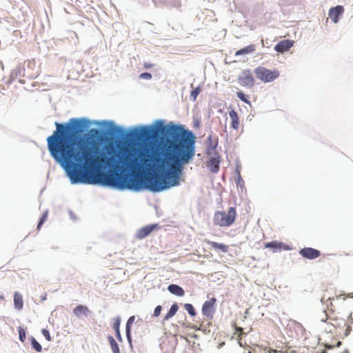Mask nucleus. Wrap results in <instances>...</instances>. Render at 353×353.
<instances>
[{"label":"nucleus","instance_id":"20","mask_svg":"<svg viewBox=\"0 0 353 353\" xmlns=\"http://www.w3.org/2000/svg\"><path fill=\"white\" fill-rule=\"evenodd\" d=\"M255 50H256L255 46L252 44V45L248 46L241 50H237L235 52V56H240V55L245 54L252 53V52H254L255 51Z\"/></svg>","mask_w":353,"mask_h":353},{"label":"nucleus","instance_id":"28","mask_svg":"<svg viewBox=\"0 0 353 353\" xmlns=\"http://www.w3.org/2000/svg\"><path fill=\"white\" fill-rule=\"evenodd\" d=\"M47 218H48V212H46L43 214V216H41V219H40V221H39V223H38V225H37V228H38V230H39V229L41 228V225H42L43 224V223L46 221Z\"/></svg>","mask_w":353,"mask_h":353},{"label":"nucleus","instance_id":"26","mask_svg":"<svg viewBox=\"0 0 353 353\" xmlns=\"http://www.w3.org/2000/svg\"><path fill=\"white\" fill-rule=\"evenodd\" d=\"M31 343H32V347L38 352H41L42 350V347L41 345H40V343L39 342L37 341V340L34 339V338H32V341H31Z\"/></svg>","mask_w":353,"mask_h":353},{"label":"nucleus","instance_id":"31","mask_svg":"<svg viewBox=\"0 0 353 353\" xmlns=\"http://www.w3.org/2000/svg\"><path fill=\"white\" fill-rule=\"evenodd\" d=\"M139 77L140 79L149 80L152 79V74L149 72H143L141 73Z\"/></svg>","mask_w":353,"mask_h":353},{"label":"nucleus","instance_id":"13","mask_svg":"<svg viewBox=\"0 0 353 353\" xmlns=\"http://www.w3.org/2000/svg\"><path fill=\"white\" fill-rule=\"evenodd\" d=\"M229 117L231 119V127L236 130H238L240 127V119L238 113L232 109L228 112Z\"/></svg>","mask_w":353,"mask_h":353},{"label":"nucleus","instance_id":"23","mask_svg":"<svg viewBox=\"0 0 353 353\" xmlns=\"http://www.w3.org/2000/svg\"><path fill=\"white\" fill-rule=\"evenodd\" d=\"M134 320H135L134 316H132L128 319L127 323H126V336H127L128 340L129 341H131L130 325H131V324H132L134 323Z\"/></svg>","mask_w":353,"mask_h":353},{"label":"nucleus","instance_id":"17","mask_svg":"<svg viewBox=\"0 0 353 353\" xmlns=\"http://www.w3.org/2000/svg\"><path fill=\"white\" fill-rule=\"evenodd\" d=\"M113 321H114V322H113V325H112V328L115 331L116 337L120 342H121L122 337H121L120 330H119V327H120V324H121V319H120V317L117 316V317L114 318L113 319Z\"/></svg>","mask_w":353,"mask_h":353},{"label":"nucleus","instance_id":"29","mask_svg":"<svg viewBox=\"0 0 353 353\" xmlns=\"http://www.w3.org/2000/svg\"><path fill=\"white\" fill-rule=\"evenodd\" d=\"M201 90L199 88H196V89H194V90H192L190 93V97L194 100L195 101L196 99V97L198 96V94H199Z\"/></svg>","mask_w":353,"mask_h":353},{"label":"nucleus","instance_id":"4","mask_svg":"<svg viewBox=\"0 0 353 353\" xmlns=\"http://www.w3.org/2000/svg\"><path fill=\"white\" fill-rule=\"evenodd\" d=\"M254 72L258 79L265 83L272 82L279 77L276 69L271 70L263 66L256 68Z\"/></svg>","mask_w":353,"mask_h":353},{"label":"nucleus","instance_id":"25","mask_svg":"<svg viewBox=\"0 0 353 353\" xmlns=\"http://www.w3.org/2000/svg\"><path fill=\"white\" fill-rule=\"evenodd\" d=\"M18 332H19V336L20 341L21 342H24L26 339V332L25 329L20 326L18 328Z\"/></svg>","mask_w":353,"mask_h":353},{"label":"nucleus","instance_id":"3","mask_svg":"<svg viewBox=\"0 0 353 353\" xmlns=\"http://www.w3.org/2000/svg\"><path fill=\"white\" fill-rule=\"evenodd\" d=\"M236 211L235 208L230 207L228 211H216L214 213L213 221L216 225L227 228L232 225L236 220Z\"/></svg>","mask_w":353,"mask_h":353},{"label":"nucleus","instance_id":"33","mask_svg":"<svg viewBox=\"0 0 353 353\" xmlns=\"http://www.w3.org/2000/svg\"><path fill=\"white\" fill-rule=\"evenodd\" d=\"M143 66L145 68L149 69V68H152L154 66V65L150 63H144Z\"/></svg>","mask_w":353,"mask_h":353},{"label":"nucleus","instance_id":"30","mask_svg":"<svg viewBox=\"0 0 353 353\" xmlns=\"http://www.w3.org/2000/svg\"><path fill=\"white\" fill-rule=\"evenodd\" d=\"M41 333L43 334V335L45 336V338L46 339V340L48 341H51L50 334V332L48 330L42 329Z\"/></svg>","mask_w":353,"mask_h":353},{"label":"nucleus","instance_id":"8","mask_svg":"<svg viewBox=\"0 0 353 353\" xmlns=\"http://www.w3.org/2000/svg\"><path fill=\"white\" fill-rule=\"evenodd\" d=\"M299 254L305 259H315L320 256L321 252L319 250L312 248H304L299 251Z\"/></svg>","mask_w":353,"mask_h":353},{"label":"nucleus","instance_id":"9","mask_svg":"<svg viewBox=\"0 0 353 353\" xmlns=\"http://www.w3.org/2000/svg\"><path fill=\"white\" fill-rule=\"evenodd\" d=\"M344 12V8L342 6L332 7L328 12L329 17L334 23L339 21L340 16Z\"/></svg>","mask_w":353,"mask_h":353},{"label":"nucleus","instance_id":"32","mask_svg":"<svg viewBox=\"0 0 353 353\" xmlns=\"http://www.w3.org/2000/svg\"><path fill=\"white\" fill-rule=\"evenodd\" d=\"M161 310H162V307L161 305H157L154 310L153 315L154 316H159L161 314Z\"/></svg>","mask_w":353,"mask_h":353},{"label":"nucleus","instance_id":"6","mask_svg":"<svg viewBox=\"0 0 353 353\" xmlns=\"http://www.w3.org/2000/svg\"><path fill=\"white\" fill-rule=\"evenodd\" d=\"M155 134V130L152 127L144 126L140 130L135 132L133 137L139 140H150L154 137Z\"/></svg>","mask_w":353,"mask_h":353},{"label":"nucleus","instance_id":"35","mask_svg":"<svg viewBox=\"0 0 353 353\" xmlns=\"http://www.w3.org/2000/svg\"><path fill=\"white\" fill-rule=\"evenodd\" d=\"M236 330L241 333L243 332V328L236 327Z\"/></svg>","mask_w":353,"mask_h":353},{"label":"nucleus","instance_id":"34","mask_svg":"<svg viewBox=\"0 0 353 353\" xmlns=\"http://www.w3.org/2000/svg\"><path fill=\"white\" fill-rule=\"evenodd\" d=\"M334 346L332 345H325L327 349H332Z\"/></svg>","mask_w":353,"mask_h":353},{"label":"nucleus","instance_id":"14","mask_svg":"<svg viewBox=\"0 0 353 353\" xmlns=\"http://www.w3.org/2000/svg\"><path fill=\"white\" fill-rule=\"evenodd\" d=\"M169 292L174 295L183 296L185 294L183 289L178 285L171 284L168 286Z\"/></svg>","mask_w":353,"mask_h":353},{"label":"nucleus","instance_id":"11","mask_svg":"<svg viewBox=\"0 0 353 353\" xmlns=\"http://www.w3.org/2000/svg\"><path fill=\"white\" fill-rule=\"evenodd\" d=\"M158 224H151L145 225L140 228L137 233V237L139 239H142L148 236L152 231L158 228Z\"/></svg>","mask_w":353,"mask_h":353},{"label":"nucleus","instance_id":"36","mask_svg":"<svg viewBox=\"0 0 353 353\" xmlns=\"http://www.w3.org/2000/svg\"><path fill=\"white\" fill-rule=\"evenodd\" d=\"M341 345V341H338L337 343H336V347H340Z\"/></svg>","mask_w":353,"mask_h":353},{"label":"nucleus","instance_id":"18","mask_svg":"<svg viewBox=\"0 0 353 353\" xmlns=\"http://www.w3.org/2000/svg\"><path fill=\"white\" fill-rule=\"evenodd\" d=\"M208 166L213 173H216L219 170V161L218 159L213 157L208 162Z\"/></svg>","mask_w":353,"mask_h":353},{"label":"nucleus","instance_id":"1","mask_svg":"<svg viewBox=\"0 0 353 353\" xmlns=\"http://www.w3.org/2000/svg\"><path fill=\"white\" fill-rule=\"evenodd\" d=\"M55 125L47 138L48 148L72 183L159 192L179 185L183 165L189 163V130L180 125L163 126L161 132L168 137L157 144L126 148L123 153L106 145L100 157L94 141L78 135V119Z\"/></svg>","mask_w":353,"mask_h":353},{"label":"nucleus","instance_id":"19","mask_svg":"<svg viewBox=\"0 0 353 353\" xmlns=\"http://www.w3.org/2000/svg\"><path fill=\"white\" fill-rule=\"evenodd\" d=\"M89 312V309L87 306L83 305H79L73 310V313L77 316H80L81 315L86 316Z\"/></svg>","mask_w":353,"mask_h":353},{"label":"nucleus","instance_id":"24","mask_svg":"<svg viewBox=\"0 0 353 353\" xmlns=\"http://www.w3.org/2000/svg\"><path fill=\"white\" fill-rule=\"evenodd\" d=\"M184 307L185 309V310L188 312V314L192 316H194L196 315V312H195V310H194V308L193 307V305L190 303H185L184 305Z\"/></svg>","mask_w":353,"mask_h":353},{"label":"nucleus","instance_id":"10","mask_svg":"<svg viewBox=\"0 0 353 353\" xmlns=\"http://www.w3.org/2000/svg\"><path fill=\"white\" fill-rule=\"evenodd\" d=\"M294 41L290 39H285L279 41L275 46L274 50L277 52L283 53L289 50L293 46Z\"/></svg>","mask_w":353,"mask_h":353},{"label":"nucleus","instance_id":"15","mask_svg":"<svg viewBox=\"0 0 353 353\" xmlns=\"http://www.w3.org/2000/svg\"><path fill=\"white\" fill-rule=\"evenodd\" d=\"M14 305L18 310H21L23 307V296L18 292H15L14 294Z\"/></svg>","mask_w":353,"mask_h":353},{"label":"nucleus","instance_id":"16","mask_svg":"<svg viewBox=\"0 0 353 353\" xmlns=\"http://www.w3.org/2000/svg\"><path fill=\"white\" fill-rule=\"evenodd\" d=\"M205 242L207 244L210 245L214 249L219 250L222 252L225 253V252H228L229 250V247L227 245H225L223 243H219L214 242V241H210L209 240H206Z\"/></svg>","mask_w":353,"mask_h":353},{"label":"nucleus","instance_id":"7","mask_svg":"<svg viewBox=\"0 0 353 353\" xmlns=\"http://www.w3.org/2000/svg\"><path fill=\"white\" fill-rule=\"evenodd\" d=\"M216 299L214 297L210 298L204 302L202 306V313L209 319H212L215 312Z\"/></svg>","mask_w":353,"mask_h":353},{"label":"nucleus","instance_id":"5","mask_svg":"<svg viewBox=\"0 0 353 353\" xmlns=\"http://www.w3.org/2000/svg\"><path fill=\"white\" fill-rule=\"evenodd\" d=\"M239 83L243 87L251 88L254 85V78L250 70H245L238 77Z\"/></svg>","mask_w":353,"mask_h":353},{"label":"nucleus","instance_id":"21","mask_svg":"<svg viewBox=\"0 0 353 353\" xmlns=\"http://www.w3.org/2000/svg\"><path fill=\"white\" fill-rule=\"evenodd\" d=\"M178 310L179 306L177 303L172 304L168 312L165 315L163 321H166L173 317L176 314Z\"/></svg>","mask_w":353,"mask_h":353},{"label":"nucleus","instance_id":"2","mask_svg":"<svg viewBox=\"0 0 353 353\" xmlns=\"http://www.w3.org/2000/svg\"><path fill=\"white\" fill-rule=\"evenodd\" d=\"M340 295H337L336 293V290L330 288V289H326L321 298V302L323 305H325V307L323 308V313L321 316H320V320L322 322H325L330 315L332 314L335 311V307L333 305L332 301L335 299V298L340 297Z\"/></svg>","mask_w":353,"mask_h":353},{"label":"nucleus","instance_id":"27","mask_svg":"<svg viewBox=\"0 0 353 353\" xmlns=\"http://www.w3.org/2000/svg\"><path fill=\"white\" fill-rule=\"evenodd\" d=\"M236 96L243 102L246 103H250V101H248V97L245 95L243 92L239 91L236 92Z\"/></svg>","mask_w":353,"mask_h":353},{"label":"nucleus","instance_id":"12","mask_svg":"<svg viewBox=\"0 0 353 353\" xmlns=\"http://www.w3.org/2000/svg\"><path fill=\"white\" fill-rule=\"evenodd\" d=\"M265 247L267 248H271L274 252L283 250H288L289 246L278 241L268 242L265 244Z\"/></svg>","mask_w":353,"mask_h":353},{"label":"nucleus","instance_id":"22","mask_svg":"<svg viewBox=\"0 0 353 353\" xmlns=\"http://www.w3.org/2000/svg\"><path fill=\"white\" fill-rule=\"evenodd\" d=\"M108 339L113 353H120L119 347L114 339L112 336H108Z\"/></svg>","mask_w":353,"mask_h":353}]
</instances>
